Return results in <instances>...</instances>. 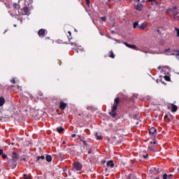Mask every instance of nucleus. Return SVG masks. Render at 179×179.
<instances>
[{
	"label": "nucleus",
	"instance_id": "0eeeda50",
	"mask_svg": "<svg viewBox=\"0 0 179 179\" xmlns=\"http://www.w3.org/2000/svg\"><path fill=\"white\" fill-rule=\"evenodd\" d=\"M149 134H150V135H152V136H156V135H157V129H156V128H155V127H151L149 129Z\"/></svg>",
	"mask_w": 179,
	"mask_h": 179
},
{
	"label": "nucleus",
	"instance_id": "ea45409f",
	"mask_svg": "<svg viewBox=\"0 0 179 179\" xmlns=\"http://www.w3.org/2000/svg\"><path fill=\"white\" fill-rule=\"evenodd\" d=\"M3 155V150L0 149V156H2Z\"/></svg>",
	"mask_w": 179,
	"mask_h": 179
},
{
	"label": "nucleus",
	"instance_id": "aec40b11",
	"mask_svg": "<svg viewBox=\"0 0 179 179\" xmlns=\"http://www.w3.org/2000/svg\"><path fill=\"white\" fill-rule=\"evenodd\" d=\"M146 27H148L146 24H141L140 26H138V29H140V30H145Z\"/></svg>",
	"mask_w": 179,
	"mask_h": 179
},
{
	"label": "nucleus",
	"instance_id": "a19ab883",
	"mask_svg": "<svg viewBox=\"0 0 179 179\" xmlns=\"http://www.w3.org/2000/svg\"><path fill=\"white\" fill-rule=\"evenodd\" d=\"M175 29L178 31L177 36L179 37V29L178 28H176Z\"/></svg>",
	"mask_w": 179,
	"mask_h": 179
},
{
	"label": "nucleus",
	"instance_id": "a878e982",
	"mask_svg": "<svg viewBox=\"0 0 179 179\" xmlns=\"http://www.w3.org/2000/svg\"><path fill=\"white\" fill-rule=\"evenodd\" d=\"M164 78L165 80H166V82H170V80H171L170 76H164Z\"/></svg>",
	"mask_w": 179,
	"mask_h": 179
},
{
	"label": "nucleus",
	"instance_id": "f03ea898",
	"mask_svg": "<svg viewBox=\"0 0 179 179\" xmlns=\"http://www.w3.org/2000/svg\"><path fill=\"white\" fill-rule=\"evenodd\" d=\"M118 104H120V97H117L114 99V103L112 106L111 111L109 112V115L113 118L117 117V109L118 108Z\"/></svg>",
	"mask_w": 179,
	"mask_h": 179
},
{
	"label": "nucleus",
	"instance_id": "13d9d810",
	"mask_svg": "<svg viewBox=\"0 0 179 179\" xmlns=\"http://www.w3.org/2000/svg\"><path fill=\"white\" fill-rule=\"evenodd\" d=\"M155 179H160V178H159V177H157V178H155Z\"/></svg>",
	"mask_w": 179,
	"mask_h": 179
},
{
	"label": "nucleus",
	"instance_id": "dca6fc26",
	"mask_svg": "<svg viewBox=\"0 0 179 179\" xmlns=\"http://www.w3.org/2000/svg\"><path fill=\"white\" fill-rule=\"evenodd\" d=\"M41 160H45V157L44 155L38 156L36 157V162H38V163H41Z\"/></svg>",
	"mask_w": 179,
	"mask_h": 179
},
{
	"label": "nucleus",
	"instance_id": "f8f14e48",
	"mask_svg": "<svg viewBox=\"0 0 179 179\" xmlns=\"http://www.w3.org/2000/svg\"><path fill=\"white\" fill-rule=\"evenodd\" d=\"M123 44H124V45H126V47H128V48H131V50H136V45H131L126 42H124Z\"/></svg>",
	"mask_w": 179,
	"mask_h": 179
},
{
	"label": "nucleus",
	"instance_id": "9d476101",
	"mask_svg": "<svg viewBox=\"0 0 179 179\" xmlns=\"http://www.w3.org/2000/svg\"><path fill=\"white\" fill-rule=\"evenodd\" d=\"M38 36H39L40 37H45V29H41L38 31Z\"/></svg>",
	"mask_w": 179,
	"mask_h": 179
},
{
	"label": "nucleus",
	"instance_id": "5fc2aeb1",
	"mask_svg": "<svg viewBox=\"0 0 179 179\" xmlns=\"http://www.w3.org/2000/svg\"><path fill=\"white\" fill-rule=\"evenodd\" d=\"M156 82H157V83H159V80H157Z\"/></svg>",
	"mask_w": 179,
	"mask_h": 179
},
{
	"label": "nucleus",
	"instance_id": "c03bdc74",
	"mask_svg": "<svg viewBox=\"0 0 179 179\" xmlns=\"http://www.w3.org/2000/svg\"><path fill=\"white\" fill-rule=\"evenodd\" d=\"M71 138H76V134H72Z\"/></svg>",
	"mask_w": 179,
	"mask_h": 179
},
{
	"label": "nucleus",
	"instance_id": "680f3d73",
	"mask_svg": "<svg viewBox=\"0 0 179 179\" xmlns=\"http://www.w3.org/2000/svg\"><path fill=\"white\" fill-rule=\"evenodd\" d=\"M173 9H175V10L177 9V7L173 8Z\"/></svg>",
	"mask_w": 179,
	"mask_h": 179
},
{
	"label": "nucleus",
	"instance_id": "9b49d317",
	"mask_svg": "<svg viewBox=\"0 0 179 179\" xmlns=\"http://www.w3.org/2000/svg\"><path fill=\"white\" fill-rule=\"evenodd\" d=\"M155 149H156V147H155V145H152V141L150 142L148 145V150H150V152H156Z\"/></svg>",
	"mask_w": 179,
	"mask_h": 179
},
{
	"label": "nucleus",
	"instance_id": "a18cd8bd",
	"mask_svg": "<svg viewBox=\"0 0 179 179\" xmlns=\"http://www.w3.org/2000/svg\"><path fill=\"white\" fill-rule=\"evenodd\" d=\"M167 51H170V48L166 49V50H164V52H167Z\"/></svg>",
	"mask_w": 179,
	"mask_h": 179
},
{
	"label": "nucleus",
	"instance_id": "3c124183",
	"mask_svg": "<svg viewBox=\"0 0 179 179\" xmlns=\"http://www.w3.org/2000/svg\"><path fill=\"white\" fill-rule=\"evenodd\" d=\"M134 1H136L137 2H141V0H134Z\"/></svg>",
	"mask_w": 179,
	"mask_h": 179
},
{
	"label": "nucleus",
	"instance_id": "423d86ee",
	"mask_svg": "<svg viewBox=\"0 0 179 179\" xmlns=\"http://www.w3.org/2000/svg\"><path fill=\"white\" fill-rule=\"evenodd\" d=\"M150 173L151 174L155 175L160 174V173H162V169H159V168L152 167L150 169Z\"/></svg>",
	"mask_w": 179,
	"mask_h": 179
},
{
	"label": "nucleus",
	"instance_id": "20e7f679",
	"mask_svg": "<svg viewBox=\"0 0 179 179\" xmlns=\"http://www.w3.org/2000/svg\"><path fill=\"white\" fill-rule=\"evenodd\" d=\"M8 166L10 167V169H16V166H17V161H15V159H8Z\"/></svg>",
	"mask_w": 179,
	"mask_h": 179
},
{
	"label": "nucleus",
	"instance_id": "5701e85b",
	"mask_svg": "<svg viewBox=\"0 0 179 179\" xmlns=\"http://www.w3.org/2000/svg\"><path fill=\"white\" fill-rule=\"evenodd\" d=\"M141 156L143 157V159H148L149 157V155L145 151L142 152Z\"/></svg>",
	"mask_w": 179,
	"mask_h": 179
},
{
	"label": "nucleus",
	"instance_id": "2f4dec72",
	"mask_svg": "<svg viewBox=\"0 0 179 179\" xmlns=\"http://www.w3.org/2000/svg\"><path fill=\"white\" fill-rule=\"evenodd\" d=\"M162 178L163 179H169L168 176H167V174L164 173L163 176H162Z\"/></svg>",
	"mask_w": 179,
	"mask_h": 179
},
{
	"label": "nucleus",
	"instance_id": "c756f323",
	"mask_svg": "<svg viewBox=\"0 0 179 179\" xmlns=\"http://www.w3.org/2000/svg\"><path fill=\"white\" fill-rule=\"evenodd\" d=\"M77 52H83V48H78Z\"/></svg>",
	"mask_w": 179,
	"mask_h": 179
},
{
	"label": "nucleus",
	"instance_id": "f257e3e1",
	"mask_svg": "<svg viewBox=\"0 0 179 179\" xmlns=\"http://www.w3.org/2000/svg\"><path fill=\"white\" fill-rule=\"evenodd\" d=\"M18 3L22 5L21 16L29 15V8H30V3H29V1H27V0H19Z\"/></svg>",
	"mask_w": 179,
	"mask_h": 179
},
{
	"label": "nucleus",
	"instance_id": "37998d69",
	"mask_svg": "<svg viewBox=\"0 0 179 179\" xmlns=\"http://www.w3.org/2000/svg\"><path fill=\"white\" fill-rule=\"evenodd\" d=\"M164 118V120H166V118L168 119L169 118V115H165Z\"/></svg>",
	"mask_w": 179,
	"mask_h": 179
},
{
	"label": "nucleus",
	"instance_id": "393cba45",
	"mask_svg": "<svg viewBox=\"0 0 179 179\" xmlns=\"http://www.w3.org/2000/svg\"><path fill=\"white\" fill-rule=\"evenodd\" d=\"M68 34H69V36H67L69 41H70L71 39H72V33L71 32V31H68Z\"/></svg>",
	"mask_w": 179,
	"mask_h": 179
},
{
	"label": "nucleus",
	"instance_id": "a211bd4d",
	"mask_svg": "<svg viewBox=\"0 0 179 179\" xmlns=\"http://www.w3.org/2000/svg\"><path fill=\"white\" fill-rule=\"evenodd\" d=\"M94 136L96 137V139H97V141H101V139H103V136H99L98 132L94 133Z\"/></svg>",
	"mask_w": 179,
	"mask_h": 179
},
{
	"label": "nucleus",
	"instance_id": "e433bc0d",
	"mask_svg": "<svg viewBox=\"0 0 179 179\" xmlns=\"http://www.w3.org/2000/svg\"><path fill=\"white\" fill-rule=\"evenodd\" d=\"M17 89H18V90H20V92H22V86L17 85Z\"/></svg>",
	"mask_w": 179,
	"mask_h": 179
},
{
	"label": "nucleus",
	"instance_id": "58836bf2",
	"mask_svg": "<svg viewBox=\"0 0 179 179\" xmlns=\"http://www.w3.org/2000/svg\"><path fill=\"white\" fill-rule=\"evenodd\" d=\"M101 19L103 22H106V17H101Z\"/></svg>",
	"mask_w": 179,
	"mask_h": 179
},
{
	"label": "nucleus",
	"instance_id": "6e6552de",
	"mask_svg": "<svg viewBox=\"0 0 179 179\" xmlns=\"http://www.w3.org/2000/svg\"><path fill=\"white\" fill-rule=\"evenodd\" d=\"M11 157L13 160H15V162H17L19 160V155H17V152L15 151L12 152Z\"/></svg>",
	"mask_w": 179,
	"mask_h": 179
},
{
	"label": "nucleus",
	"instance_id": "864d4df0",
	"mask_svg": "<svg viewBox=\"0 0 179 179\" xmlns=\"http://www.w3.org/2000/svg\"><path fill=\"white\" fill-rule=\"evenodd\" d=\"M162 83H163V85H166V83H164V81H162Z\"/></svg>",
	"mask_w": 179,
	"mask_h": 179
},
{
	"label": "nucleus",
	"instance_id": "603ef678",
	"mask_svg": "<svg viewBox=\"0 0 179 179\" xmlns=\"http://www.w3.org/2000/svg\"><path fill=\"white\" fill-rule=\"evenodd\" d=\"M157 31L160 34V29H157Z\"/></svg>",
	"mask_w": 179,
	"mask_h": 179
},
{
	"label": "nucleus",
	"instance_id": "e2e57ef3",
	"mask_svg": "<svg viewBox=\"0 0 179 179\" xmlns=\"http://www.w3.org/2000/svg\"><path fill=\"white\" fill-rule=\"evenodd\" d=\"M175 15H178V13H175Z\"/></svg>",
	"mask_w": 179,
	"mask_h": 179
},
{
	"label": "nucleus",
	"instance_id": "774afa93",
	"mask_svg": "<svg viewBox=\"0 0 179 179\" xmlns=\"http://www.w3.org/2000/svg\"><path fill=\"white\" fill-rule=\"evenodd\" d=\"M58 179H59V178H58Z\"/></svg>",
	"mask_w": 179,
	"mask_h": 179
},
{
	"label": "nucleus",
	"instance_id": "39448f33",
	"mask_svg": "<svg viewBox=\"0 0 179 179\" xmlns=\"http://www.w3.org/2000/svg\"><path fill=\"white\" fill-rule=\"evenodd\" d=\"M73 166L76 171H80L83 167V165H82V164L79 162H75L73 164Z\"/></svg>",
	"mask_w": 179,
	"mask_h": 179
},
{
	"label": "nucleus",
	"instance_id": "6e6d98bb",
	"mask_svg": "<svg viewBox=\"0 0 179 179\" xmlns=\"http://www.w3.org/2000/svg\"><path fill=\"white\" fill-rule=\"evenodd\" d=\"M87 110H90V107L87 108Z\"/></svg>",
	"mask_w": 179,
	"mask_h": 179
},
{
	"label": "nucleus",
	"instance_id": "cd10ccee",
	"mask_svg": "<svg viewBox=\"0 0 179 179\" xmlns=\"http://www.w3.org/2000/svg\"><path fill=\"white\" fill-rule=\"evenodd\" d=\"M173 115H170L169 117H168V121H169V122H171V121H173Z\"/></svg>",
	"mask_w": 179,
	"mask_h": 179
},
{
	"label": "nucleus",
	"instance_id": "de8ad7c7",
	"mask_svg": "<svg viewBox=\"0 0 179 179\" xmlns=\"http://www.w3.org/2000/svg\"><path fill=\"white\" fill-rule=\"evenodd\" d=\"M152 145H156V141H153V142H152Z\"/></svg>",
	"mask_w": 179,
	"mask_h": 179
},
{
	"label": "nucleus",
	"instance_id": "7c9ffc66",
	"mask_svg": "<svg viewBox=\"0 0 179 179\" xmlns=\"http://www.w3.org/2000/svg\"><path fill=\"white\" fill-rule=\"evenodd\" d=\"M81 142H83L84 146H87V143H86V141H85V140H81Z\"/></svg>",
	"mask_w": 179,
	"mask_h": 179
},
{
	"label": "nucleus",
	"instance_id": "412c9836",
	"mask_svg": "<svg viewBox=\"0 0 179 179\" xmlns=\"http://www.w3.org/2000/svg\"><path fill=\"white\" fill-rule=\"evenodd\" d=\"M5 104V98L3 96L0 97V107H2Z\"/></svg>",
	"mask_w": 179,
	"mask_h": 179
},
{
	"label": "nucleus",
	"instance_id": "f704fd0d",
	"mask_svg": "<svg viewBox=\"0 0 179 179\" xmlns=\"http://www.w3.org/2000/svg\"><path fill=\"white\" fill-rule=\"evenodd\" d=\"M1 157H2L3 159H6V157H8V155H5V154L1 155Z\"/></svg>",
	"mask_w": 179,
	"mask_h": 179
},
{
	"label": "nucleus",
	"instance_id": "2eb2a0df",
	"mask_svg": "<svg viewBox=\"0 0 179 179\" xmlns=\"http://www.w3.org/2000/svg\"><path fill=\"white\" fill-rule=\"evenodd\" d=\"M67 103L63 101L60 102L59 108L60 110H65L66 108Z\"/></svg>",
	"mask_w": 179,
	"mask_h": 179
},
{
	"label": "nucleus",
	"instance_id": "79ce46f5",
	"mask_svg": "<svg viewBox=\"0 0 179 179\" xmlns=\"http://www.w3.org/2000/svg\"><path fill=\"white\" fill-rule=\"evenodd\" d=\"M78 136V138H79V139L80 140V141H83V139H85V138H83V137H82V136Z\"/></svg>",
	"mask_w": 179,
	"mask_h": 179
},
{
	"label": "nucleus",
	"instance_id": "09e8293b",
	"mask_svg": "<svg viewBox=\"0 0 179 179\" xmlns=\"http://www.w3.org/2000/svg\"><path fill=\"white\" fill-rule=\"evenodd\" d=\"M155 1H156V0H149L150 2H153Z\"/></svg>",
	"mask_w": 179,
	"mask_h": 179
},
{
	"label": "nucleus",
	"instance_id": "4be33fe9",
	"mask_svg": "<svg viewBox=\"0 0 179 179\" xmlns=\"http://www.w3.org/2000/svg\"><path fill=\"white\" fill-rule=\"evenodd\" d=\"M168 55H179V50H174L173 52L168 54Z\"/></svg>",
	"mask_w": 179,
	"mask_h": 179
},
{
	"label": "nucleus",
	"instance_id": "72a5a7b5",
	"mask_svg": "<svg viewBox=\"0 0 179 179\" xmlns=\"http://www.w3.org/2000/svg\"><path fill=\"white\" fill-rule=\"evenodd\" d=\"M162 68H169V66H159L157 67V69H159V71H160V69H162Z\"/></svg>",
	"mask_w": 179,
	"mask_h": 179
},
{
	"label": "nucleus",
	"instance_id": "bb28decb",
	"mask_svg": "<svg viewBox=\"0 0 179 179\" xmlns=\"http://www.w3.org/2000/svg\"><path fill=\"white\" fill-rule=\"evenodd\" d=\"M24 179H31V176H29L27 174L23 175Z\"/></svg>",
	"mask_w": 179,
	"mask_h": 179
},
{
	"label": "nucleus",
	"instance_id": "69168bd1",
	"mask_svg": "<svg viewBox=\"0 0 179 179\" xmlns=\"http://www.w3.org/2000/svg\"><path fill=\"white\" fill-rule=\"evenodd\" d=\"M4 33H6V30L5 31V32Z\"/></svg>",
	"mask_w": 179,
	"mask_h": 179
},
{
	"label": "nucleus",
	"instance_id": "338daca9",
	"mask_svg": "<svg viewBox=\"0 0 179 179\" xmlns=\"http://www.w3.org/2000/svg\"><path fill=\"white\" fill-rule=\"evenodd\" d=\"M169 108H170V106H169Z\"/></svg>",
	"mask_w": 179,
	"mask_h": 179
},
{
	"label": "nucleus",
	"instance_id": "c85d7f7f",
	"mask_svg": "<svg viewBox=\"0 0 179 179\" xmlns=\"http://www.w3.org/2000/svg\"><path fill=\"white\" fill-rule=\"evenodd\" d=\"M138 22H134V29H136V27H138Z\"/></svg>",
	"mask_w": 179,
	"mask_h": 179
},
{
	"label": "nucleus",
	"instance_id": "bf43d9fd",
	"mask_svg": "<svg viewBox=\"0 0 179 179\" xmlns=\"http://www.w3.org/2000/svg\"><path fill=\"white\" fill-rule=\"evenodd\" d=\"M15 85H11V87H15Z\"/></svg>",
	"mask_w": 179,
	"mask_h": 179
},
{
	"label": "nucleus",
	"instance_id": "c9c22d12",
	"mask_svg": "<svg viewBox=\"0 0 179 179\" xmlns=\"http://www.w3.org/2000/svg\"><path fill=\"white\" fill-rule=\"evenodd\" d=\"M167 177H168V179H171L173 178V174L167 175Z\"/></svg>",
	"mask_w": 179,
	"mask_h": 179
},
{
	"label": "nucleus",
	"instance_id": "0e129e2a",
	"mask_svg": "<svg viewBox=\"0 0 179 179\" xmlns=\"http://www.w3.org/2000/svg\"><path fill=\"white\" fill-rule=\"evenodd\" d=\"M23 160H26V159L23 158Z\"/></svg>",
	"mask_w": 179,
	"mask_h": 179
},
{
	"label": "nucleus",
	"instance_id": "f3484780",
	"mask_svg": "<svg viewBox=\"0 0 179 179\" xmlns=\"http://www.w3.org/2000/svg\"><path fill=\"white\" fill-rule=\"evenodd\" d=\"M56 131L59 134H62V132H64V131H65V129H64V127H57Z\"/></svg>",
	"mask_w": 179,
	"mask_h": 179
},
{
	"label": "nucleus",
	"instance_id": "b1692460",
	"mask_svg": "<svg viewBox=\"0 0 179 179\" xmlns=\"http://www.w3.org/2000/svg\"><path fill=\"white\" fill-rule=\"evenodd\" d=\"M109 57L110 58H115V55H114V52H113V50L109 52Z\"/></svg>",
	"mask_w": 179,
	"mask_h": 179
},
{
	"label": "nucleus",
	"instance_id": "6ab92c4d",
	"mask_svg": "<svg viewBox=\"0 0 179 179\" xmlns=\"http://www.w3.org/2000/svg\"><path fill=\"white\" fill-rule=\"evenodd\" d=\"M46 159V162H48V163H50V162H52V157H51V155H47L45 157Z\"/></svg>",
	"mask_w": 179,
	"mask_h": 179
},
{
	"label": "nucleus",
	"instance_id": "4d7b16f0",
	"mask_svg": "<svg viewBox=\"0 0 179 179\" xmlns=\"http://www.w3.org/2000/svg\"><path fill=\"white\" fill-rule=\"evenodd\" d=\"M64 171H66V168H65V169H64Z\"/></svg>",
	"mask_w": 179,
	"mask_h": 179
},
{
	"label": "nucleus",
	"instance_id": "ddd939ff",
	"mask_svg": "<svg viewBox=\"0 0 179 179\" xmlns=\"http://www.w3.org/2000/svg\"><path fill=\"white\" fill-rule=\"evenodd\" d=\"M171 113H176L178 110L177 105H175L174 103H171Z\"/></svg>",
	"mask_w": 179,
	"mask_h": 179
},
{
	"label": "nucleus",
	"instance_id": "473e14b6",
	"mask_svg": "<svg viewBox=\"0 0 179 179\" xmlns=\"http://www.w3.org/2000/svg\"><path fill=\"white\" fill-rule=\"evenodd\" d=\"M10 83L15 85V83H16V80H15V78H13L10 80Z\"/></svg>",
	"mask_w": 179,
	"mask_h": 179
},
{
	"label": "nucleus",
	"instance_id": "7ed1b4c3",
	"mask_svg": "<svg viewBox=\"0 0 179 179\" xmlns=\"http://www.w3.org/2000/svg\"><path fill=\"white\" fill-rule=\"evenodd\" d=\"M13 11L12 13L13 16H21L22 4L20 3H14L13 4Z\"/></svg>",
	"mask_w": 179,
	"mask_h": 179
},
{
	"label": "nucleus",
	"instance_id": "4c0bfd02",
	"mask_svg": "<svg viewBox=\"0 0 179 179\" xmlns=\"http://www.w3.org/2000/svg\"><path fill=\"white\" fill-rule=\"evenodd\" d=\"M86 1V4L89 6L90 5V0H85Z\"/></svg>",
	"mask_w": 179,
	"mask_h": 179
},
{
	"label": "nucleus",
	"instance_id": "8fccbe9b",
	"mask_svg": "<svg viewBox=\"0 0 179 179\" xmlns=\"http://www.w3.org/2000/svg\"><path fill=\"white\" fill-rule=\"evenodd\" d=\"M111 33H112L113 34H114V33H115V31H111Z\"/></svg>",
	"mask_w": 179,
	"mask_h": 179
},
{
	"label": "nucleus",
	"instance_id": "1a4fd4ad",
	"mask_svg": "<svg viewBox=\"0 0 179 179\" xmlns=\"http://www.w3.org/2000/svg\"><path fill=\"white\" fill-rule=\"evenodd\" d=\"M143 8V5L142 3H138L137 5L135 6L134 9L138 10V12H142V8Z\"/></svg>",
	"mask_w": 179,
	"mask_h": 179
},
{
	"label": "nucleus",
	"instance_id": "052dcab7",
	"mask_svg": "<svg viewBox=\"0 0 179 179\" xmlns=\"http://www.w3.org/2000/svg\"><path fill=\"white\" fill-rule=\"evenodd\" d=\"M11 145H15V143H11Z\"/></svg>",
	"mask_w": 179,
	"mask_h": 179
},
{
	"label": "nucleus",
	"instance_id": "49530a36",
	"mask_svg": "<svg viewBox=\"0 0 179 179\" xmlns=\"http://www.w3.org/2000/svg\"><path fill=\"white\" fill-rule=\"evenodd\" d=\"M90 154H92V150H90L88 151V155H90Z\"/></svg>",
	"mask_w": 179,
	"mask_h": 179
},
{
	"label": "nucleus",
	"instance_id": "4468645a",
	"mask_svg": "<svg viewBox=\"0 0 179 179\" xmlns=\"http://www.w3.org/2000/svg\"><path fill=\"white\" fill-rule=\"evenodd\" d=\"M107 167H110V169H114V161L110 160L106 163Z\"/></svg>",
	"mask_w": 179,
	"mask_h": 179
}]
</instances>
